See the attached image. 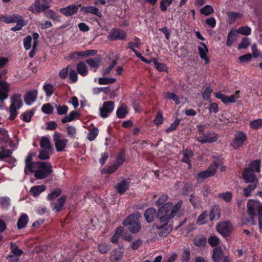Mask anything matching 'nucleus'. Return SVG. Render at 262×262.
I'll use <instances>...</instances> for the list:
<instances>
[{"instance_id": "b1692460", "label": "nucleus", "mask_w": 262, "mask_h": 262, "mask_svg": "<svg viewBox=\"0 0 262 262\" xmlns=\"http://www.w3.org/2000/svg\"><path fill=\"white\" fill-rule=\"evenodd\" d=\"M29 221L27 214H23L17 221V227L18 229H22L26 227Z\"/></svg>"}, {"instance_id": "864d4df0", "label": "nucleus", "mask_w": 262, "mask_h": 262, "mask_svg": "<svg viewBox=\"0 0 262 262\" xmlns=\"http://www.w3.org/2000/svg\"><path fill=\"white\" fill-rule=\"evenodd\" d=\"M228 15L229 17V21L230 23H233L236 21L237 18L241 17L242 14L239 13L231 11L228 13Z\"/></svg>"}, {"instance_id": "473e14b6", "label": "nucleus", "mask_w": 262, "mask_h": 262, "mask_svg": "<svg viewBox=\"0 0 262 262\" xmlns=\"http://www.w3.org/2000/svg\"><path fill=\"white\" fill-rule=\"evenodd\" d=\"M223 253L221 249L215 248L213 250L212 256L214 262H220L223 256Z\"/></svg>"}, {"instance_id": "338daca9", "label": "nucleus", "mask_w": 262, "mask_h": 262, "mask_svg": "<svg viewBox=\"0 0 262 262\" xmlns=\"http://www.w3.org/2000/svg\"><path fill=\"white\" fill-rule=\"evenodd\" d=\"M212 93V90L209 86L206 88L202 94L203 98L206 100L210 101V97Z\"/></svg>"}, {"instance_id": "f704fd0d", "label": "nucleus", "mask_w": 262, "mask_h": 262, "mask_svg": "<svg viewBox=\"0 0 262 262\" xmlns=\"http://www.w3.org/2000/svg\"><path fill=\"white\" fill-rule=\"evenodd\" d=\"M19 17H21V16L18 14L7 15L3 17V20L4 23L7 24L14 23L17 21Z\"/></svg>"}, {"instance_id": "ddd939ff", "label": "nucleus", "mask_w": 262, "mask_h": 262, "mask_svg": "<svg viewBox=\"0 0 262 262\" xmlns=\"http://www.w3.org/2000/svg\"><path fill=\"white\" fill-rule=\"evenodd\" d=\"M160 208L157 211L155 208H148L144 212V217L148 223H152L155 218L157 217L159 219Z\"/></svg>"}, {"instance_id": "7ed1b4c3", "label": "nucleus", "mask_w": 262, "mask_h": 262, "mask_svg": "<svg viewBox=\"0 0 262 262\" xmlns=\"http://www.w3.org/2000/svg\"><path fill=\"white\" fill-rule=\"evenodd\" d=\"M11 104L9 106L10 116L9 119L14 120L18 115L17 110L20 109L23 102L21 99V95L15 94L11 98Z\"/></svg>"}, {"instance_id": "393cba45", "label": "nucleus", "mask_w": 262, "mask_h": 262, "mask_svg": "<svg viewBox=\"0 0 262 262\" xmlns=\"http://www.w3.org/2000/svg\"><path fill=\"white\" fill-rule=\"evenodd\" d=\"M134 42L130 41L127 43V46L126 47V49L131 50L133 52V50H135L134 47L137 49H140L142 45L141 39L139 37L135 36L134 38Z\"/></svg>"}, {"instance_id": "13d9d810", "label": "nucleus", "mask_w": 262, "mask_h": 262, "mask_svg": "<svg viewBox=\"0 0 262 262\" xmlns=\"http://www.w3.org/2000/svg\"><path fill=\"white\" fill-rule=\"evenodd\" d=\"M41 111L47 115L52 114L53 112V107L50 103H46L42 106Z\"/></svg>"}, {"instance_id": "0eeeda50", "label": "nucleus", "mask_w": 262, "mask_h": 262, "mask_svg": "<svg viewBox=\"0 0 262 262\" xmlns=\"http://www.w3.org/2000/svg\"><path fill=\"white\" fill-rule=\"evenodd\" d=\"M126 38L127 33L124 30L116 28L112 29L107 36L108 40L110 41L123 40Z\"/></svg>"}, {"instance_id": "5701e85b", "label": "nucleus", "mask_w": 262, "mask_h": 262, "mask_svg": "<svg viewBox=\"0 0 262 262\" xmlns=\"http://www.w3.org/2000/svg\"><path fill=\"white\" fill-rule=\"evenodd\" d=\"M46 189V186L44 185H37L32 187L30 189L31 195L35 197L38 196L41 192Z\"/></svg>"}, {"instance_id": "c03bdc74", "label": "nucleus", "mask_w": 262, "mask_h": 262, "mask_svg": "<svg viewBox=\"0 0 262 262\" xmlns=\"http://www.w3.org/2000/svg\"><path fill=\"white\" fill-rule=\"evenodd\" d=\"M189 201L194 208H198L201 205V201L199 197L196 196L194 194H191L190 195Z\"/></svg>"}, {"instance_id": "2f4dec72", "label": "nucleus", "mask_w": 262, "mask_h": 262, "mask_svg": "<svg viewBox=\"0 0 262 262\" xmlns=\"http://www.w3.org/2000/svg\"><path fill=\"white\" fill-rule=\"evenodd\" d=\"M33 156L32 153H29L25 160V168H28L30 172H33L32 168L34 163L32 162Z\"/></svg>"}, {"instance_id": "bb28decb", "label": "nucleus", "mask_w": 262, "mask_h": 262, "mask_svg": "<svg viewBox=\"0 0 262 262\" xmlns=\"http://www.w3.org/2000/svg\"><path fill=\"white\" fill-rule=\"evenodd\" d=\"M42 89L45 91L47 97H51L55 91V88L53 85L47 82L43 84Z\"/></svg>"}, {"instance_id": "dca6fc26", "label": "nucleus", "mask_w": 262, "mask_h": 262, "mask_svg": "<svg viewBox=\"0 0 262 262\" xmlns=\"http://www.w3.org/2000/svg\"><path fill=\"white\" fill-rule=\"evenodd\" d=\"M81 5H70L65 8H60V12L66 16H71L76 14Z\"/></svg>"}, {"instance_id": "c9c22d12", "label": "nucleus", "mask_w": 262, "mask_h": 262, "mask_svg": "<svg viewBox=\"0 0 262 262\" xmlns=\"http://www.w3.org/2000/svg\"><path fill=\"white\" fill-rule=\"evenodd\" d=\"M34 112L33 111L28 110L20 116V119L25 122H30L32 117L34 115Z\"/></svg>"}, {"instance_id": "a19ab883", "label": "nucleus", "mask_w": 262, "mask_h": 262, "mask_svg": "<svg viewBox=\"0 0 262 262\" xmlns=\"http://www.w3.org/2000/svg\"><path fill=\"white\" fill-rule=\"evenodd\" d=\"M152 62L158 71L160 72H165L167 70V67L166 65L163 63L158 62L156 58H153Z\"/></svg>"}, {"instance_id": "a878e982", "label": "nucleus", "mask_w": 262, "mask_h": 262, "mask_svg": "<svg viewBox=\"0 0 262 262\" xmlns=\"http://www.w3.org/2000/svg\"><path fill=\"white\" fill-rule=\"evenodd\" d=\"M77 73L81 76L84 77L88 74V70L85 64L82 62H79L76 66Z\"/></svg>"}, {"instance_id": "e433bc0d", "label": "nucleus", "mask_w": 262, "mask_h": 262, "mask_svg": "<svg viewBox=\"0 0 262 262\" xmlns=\"http://www.w3.org/2000/svg\"><path fill=\"white\" fill-rule=\"evenodd\" d=\"M125 160V150L124 148H122L119 151L117 158H116V162L117 163L119 166L121 165Z\"/></svg>"}, {"instance_id": "e2e57ef3", "label": "nucleus", "mask_w": 262, "mask_h": 262, "mask_svg": "<svg viewBox=\"0 0 262 262\" xmlns=\"http://www.w3.org/2000/svg\"><path fill=\"white\" fill-rule=\"evenodd\" d=\"M98 129L95 127L90 130L87 136L88 139L91 141H93L98 136Z\"/></svg>"}, {"instance_id": "09e8293b", "label": "nucleus", "mask_w": 262, "mask_h": 262, "mask_svg": "<svg viewBox=\"0 0 262 262\" xmlns=\"http://www.w3.org/2000/svg\"><path fill=\"white\" fill-rule=\"evenodd\" d=\"M154 123L156 126H159L163 123V114L161 111H159L154 120Z\"/></svg>"}, {"instance_id": "1a4fd4ad", "label": "nucleus", "mask_w": 262, "mask_h": 262, "mask_svg": "<svg viewBox=\"0 0 262 262\" xmlns=\"http://www.w3.org/2000/svg\"><path fill=\"white\" fill-rule=\"evenodd\" d=\"M61 136L60 133H55L53 136L56 150L57 152L63 151L69 142L67 139H61Z\"/></svg>"}, {"instance_id": "f03ea898", "label": "nucleus", "mask_w": 262, "mask_h": 262, "mask_svg": "<svg viewBox=\"0 0 262 262\" xmlns=\"http://www.w3.org/2000/svg\"><path fill=\"white\" fill-rule=\"evenodd\" d=\"M163 209H161L160 210L159 215V221L160 223H163V225H159L154 224L153 225L154 227H156V233L158 234L160 237H166L169 233L172 230V227L171 225H168L169 219L167 218L166 216H164V215H161V210Z\"/></svg>"}, {"instance_id": "39448f33", "label": "nucleus", "mask_w": 262, "mask_h": 262, "mask_svg": "<svg viewBox=\"0 0 262 262\" xmlns=\"http://www.w3.org/2000/svg\"><path fill=\"white\" fill-rule=\"evenodd\" d=\"M181 204L182 203L178 202L173 206L172 203L171 202L166 203L164 205L160 208V210L163 209V210H161V215H164V216H166L167 218L169 219H172L179 211Z\"/></svg>"}, {"instance_id": "f3484780", "label": "nucleus", "mask_w": 262, "mask_h": 262, "mask_svg": "<svg viewBox=\"0 0 262 262\" xmlns=\"http://www.w3.org/2000/svg\"><path fill=\"white\" fill-rule=\"evenodd\" d=\"M37 96V90H31L26 92L24 95V101L26 104L30 105L34 102Z\"/></svg>"}, {"instance_id": "a211bd4d", "label": "nucleus", "mask_w": 262, "mask_h": 262, "mask_svg": "<svg viewBox=\"0 0 262 262\" xmlns=\"http://www.w3.org/2000/svg\"><path fill=\"white\" fill-rule=\"evenodd\" d=\"M130 182L127 181L125 179H122L115 186L117 192L120 194H123L127 190L129 187Z\"/></svg>"}, {"instance_id": "72a5a7b5", "label": "nucleus", "mask_w": 262, "mask_h": 262, "mask_svg": "<svg viewBox=\"0 0 262 262\" xmlns=\"http://www.w3.org/2000/svg\"><path fill=\"white\" fill-rule=\"evenodd\" d=\"M252 169V171L259 172L260 171V161L259 160H255L252 161L249 165V167Z\"/></svg>"}, {"instance_id": "f8f14e48", "label": "nucleus", "mask_w": 262, "mask_h": 262, "mask_svg": "<svg viewBox=\"0 0 262 262\" xmlns=\"http://www.w3.org/2000/svg\"><path fill=\"white\" fill-rule=\"evenodd\" d=\"M217 135L211 132H207L205 133L203 136H199L197 138V141L202 143H210L215 142L217 140Z\"/></svg>"}, {"instance_id": "79ce46f5", "label": "nucleus", "mask_w": 262, "mask_h": 262, "mask_svg": "<svg viewBox=\"0 0 262 262\" xmlns=\"http://www.w3.org/2000/svg\"><path fill=\"white\" fill-rule=\"evenodd\" d=\"M183 157L182 159V161L186 163L190 161V159L193 157V153L191 150L186 149L183 150Z\"/></svg>"}, {"instance_id": "7c9ffc66", "label": "nucleus", "mask_w": 262, "mask_h": 262, "mask_svg": "<svg viewBox=\"0 0 262 262\" xmlns=\"http://www.w3.org/2000/svg\"><path fill=\"white\" fill-rule=\"evenodd\" d=\"M40 146L47 150H52V146L49 139L47 137H43L40 140Z\"/></svg>"}, {"instance_id": "9b49d317", "label": "nucleus", "mask_w": 262, "mask_h": 262, "mask_svg": "<svg viewBox=\"0 0 262 262\" xmlns=\"http://www.w3.org/2000/svg\"><path fill=\"white\" fill-rule=\"evenodd\" d=\"M114 107V102L111 101L104 102L102 106L99 108L100 116L103 118H107L113 112Z\"/></svg>"}, {"instance_id": "58836bf2", "label": "nucleus", "mask_w": 262, "mask_h": 262, "mask_svg": "<svg viewBox=\"0 0 262 262\" xmlns=\"http://www.w3.org/2000/svg\"><path fill=\"white\" fill-rule=\"evenodd\" d=\"M62 190L60 188H56L48 195L47 199L49 201H53L56 198L60 196Z\"/></svg>"}, {"instance_id": "20e7f679", "label": "nucleus", "mask_w": 262, "mask_h": 262, "mask_svg": "<svg viewBox=\"0 0 262 262\" xmlns=\"http://www.w3.org/2000/svg\"><path fill=\"white\" fill-rule=\"evenodd\" d=\"M38 169L34 173V177L39 180L48 177L52 172V166L49 162H37Z\"/></svg>"}, {"instance_id": "6e6d98bb", "label": "nucleus", "mask_w": 262, "mask_h": 262, "mask_svg": "<svg viewBox=\"0 0 262 262\" xmlns=\"http://www.w3.org/2000/svg\"><path fill=\"white\" fill-rule=\"evenodd\" d=\"M236 35L235 32L232 31H230L228 33L227 39L226 41V45L228 47H231L234 41V37Z\"/></svg>"}, {"instance_id": "aec40b11", "label": "nucleus", "mask_w": 262, "mask_h": 262, "mask_svg": "<svg viewBox=\"0 0 262 262\" xmlns=\"http://www.w3.org/2000/svg\"><path fill=\"white\" fill-rule=\"evenodd\" d=\"M67 200V195H62L60 198L57 199L56 202L52 204L54 205L53 210L56 212H59L63 209V206Z\"/></svg>"}, {"instance_id": "2eb2a0df", "label": "nucleus", "mask_w": 262, "mask_h": 262, "mask_svg": "<svg viewBox=\"0 0 262 262\" xmlns=\"http://www.w3.org/2000/svg\"><path fill=\"white\" fill-rule=\"evenodd\" d=\"M242 176L245 183L258 182V180L254 173V172L252 171V169L250 168H246L243 170Z\"/></svg>"}, {"instance_id": "4c0bfd02", "label": "nucleus", "mask_w": 262, "mask_h": 262, "mask_svg": "<svg viewBox=\"0 0 262 262\" xmlns=\"http://www.w3.org/2000/svg\"><path fill=\"white\" fill-rule=\"evenodd\" d=\"M123 256V252L119 249H115L111 252V258L114 262L120 260Z\"/></svg>"}, {"instance_id": "37998d69", "label": "nucleus", "mask_w": 262, "mask_h": 262, "mask_svg": "<svg viewBox=\"0 0 262 262\" xmlns=\"http://www.w3.org/2000/svg\"><path fill=\"white\" fill-rule=\"evenodd\" d=\"M200 45L203 47H198L199 54L201 58L207 56V53L208 52V48L204 42H200Z\"/></svg>"}, {"instance_id": "bf43d9fd", "label": "nucleus", "mask_w": 262, "mask_h": 262, "mask_svg": "<svg viewBox=\"0 0 262 262\" xmlns=\"http://www.w3.org/2000/svg\"><path fill=\"white\" fill-rule=\"evenodd\" d=\"M250 44V39L247 37H245L242 39L241 42L238 45L237 49L241 50L246 49Z\"/></svg>"}, {"instance_id": "8fccbe9b", "label": "nucleus", "mask_w": 262, "mask_h": 262, "mask_svg": "<svg viewBox=\"0 0 262 262\" xmlns=\"http://www.w3.org/2000/svg\"><path fill=\"white\" fill-rule=\"evenodd\" d=\"M250 126L253 129H258L262 127V119H258L251 121Z\"/></svg>"}, {"instance_id": "6e6552de", "label": "nucleus", "mask_w": 262, "mask_h": 262, "mask_svg": "<svg viewBox=\"0 0 262 262\" xmlns=\"http://www.w3.org/2000/svg\"><path fill=\"white\" fill-rule=\"evenodd\" d=\"M3 76V73L0 72V100L4 101L8 98L10 89L9 83L6 80L7 76L4 79Z\"/></svg>"}, {"instance_id": "69168bd1", "label": "nucleus", "mask_w": 262, "mask_h": 262, "mask_svg": "<svg viewBox=\"0 0 262 262\" xmlns=\"http://www.w3.org/2000/svg\"><path fill=\"white\" fill-rule=\"evenodd\" d=\"M28 10L33 13H40L39 8V2L38 1H35L34 4L30 6Z\"/></svg>"}, {"instance_id": "4d7b16f0", "label": "nucleus", "mask_w": 262, "mask_h": 262, "mask_svg": "<svg viewBox=\"0 0 262 262\" xmlns=\"http://www.w3.org/2000/svg\"><path fill=\"white\" fill-rule=\"evenodd\" d=\"M45 16L47 18L54 20L59 21V16L57 15L54 11L50 9L45 12Z\"/></svg>"}, {"instance_id": "680f3d73", "label": "nucleus", "mask_w": 262, "mask_h": 262, "mask_svg": "<svg viewBox=\"0 0 262 262\" xmlns=\"http://www.w3.org/2000/svg\"><path fill=\"white\" fill-rule=\"evenodd\" d=\"M193 185L191 182H187L184 184L182 189V193L184 195H187L189 192L192 191Z\"/></svg>"}, {"instance_id": "cd10ccee", "label": "nucleus", "mask_w": 262, "mask_h": 262, "mask_svg": "<svg viewBox=\"0 0 262 262\" xmlns=\"http://www.w3.org/2000/svg\"><path fill=\"white\" fill-rule=\"evenodd\" d=\"M101 58L99 57H96L94 58H90L86 60V62L91 67L94 68V72H95L97 69L99 67Z\"/></svg>"}, {"instance_id": "052dcab7", "label": "nucleus", "mask_w": 262, "mask_h": 262, "mask_svg": "<svg viewBox=\"0 0 262 262\" xmlns=\"http://www.w3.org/2000/svg\"><path fill=\"white\" fill-rule=\"evenodd\" d=\"M71 68L70 65H68L66 68H62L59 72V76L61 79H65L67 78Z\"/></svg>"}, {"instance_id": "3c124183", "label": "nucleus", "mask_w": 262, "mask_h": 262, "mask_svg": "<svg viewBox=\"0 0 262 262\" xmlns=\"http://www.w3.org/2000/svg\"><path fill=\"white\" fill-rule=\"evenodd\" d=\"M200 12L203 15L208 16L214 12V10L211 6L206 5L201 9Z\"/></svg>"}, {"instance_id": "0e129e2a", "label": "nucleus", "mask_w": 262, "mask_h": 262, "mask_svg": "<svg viewBox=\"0 0 262 262\" xmlns=\"http://www.w3.org/2000/svg\"><path fill=\"white\" fill-rule=\"evenodd\" d=\"M173 0H162L160 3V7L162 11L167 10V7L172 3Z\"/></svg>"}, {"instance_id": "c756f323", "label": "nucleus", "mask_w": 262, "mask_h": 262, "mask_svg": "<svg viewBox=\"0 0 262 262\" xmlns=\"http://www.w3.org/2000/svg\"><path fill=\"white\" fill-rule=\"evenodd\" d=\"M10 250L11 252L16 257H19L21 255L23 254V251L19 249L16 244L13 242L10 243Z\"/></svg>"}, {"instance_id": "49530a36", "label": "nucleus", "mask_w": 262, "mask_h": 262, "mask_svg": "<svg viewBox=\"0 0 262 262\" xmlns=\"http://www.w3.org/2000/svg\"><path fill=\"white\" fill-rule=\"evenodd\" d=\"M236 32L242 35L248 36L251 34V29L248 26L240 27Z\"/></svg>"}, {"instance_id": "a18cd8bd", "label": "nucleus", "mask_w": 262, "mask_h": 262, "mask_svg": "<svg viewBox=\"0 0 262 262\" xmlns=\"http://www.w3.org/2000/svg\"><path fill=\"white\" fill-rule=\"evenodd\" d=\"M180 122H181V119L177 118L175 119V120L173 121V122H172L170 124V125L166 129L165 132L167 133H169L170 132H171L172 131L176 130L178 125L180 124Z\"/></svg>"}, {"instance_id": "603ef678", "label": "nucleus", "mask_w": 262, "mask_h": 262, "mask_svg": "<svg viewBox=\"0 0 262 262\" xmlns=\"http://www.w3.org/2000/svg\"><path fill=\"white\" fill-rule=\"evenodd\" d=\"M116 79L115 78H99L98 80L100 84H109L115 83L116 81Z\"/></svg>"}, {"instance_id": "6ab92c4d", "label": "nucleus", "mask_w": 262, "mask_h": 262, "mask_svg": "<svg viewBox=\"0 0 262 262\" xmlns=\"http://www.w3.org/2000/svg\"><path fill=\"white\" fill-rule=\"evenodd\" d=\"M80 11L84 13H91L94 14L100 18L103 16L102 13L99 11V10L94 6H82L81 8Z\"/></svg>"}, {"instance_id": "4be33fe9", "label": "nucleus", "mask_w": 262, "mask_h": 262, "mask_svg": "<svg viewBox=\"0 0 262 262\" xmlns=\"http://www.w3.org/2000/svg\"><path fill=\"white\" fill-rule=\"evenodd\" d=\"M128 113V108L125 103L122 104L116 111V116L120 119L125 118Z\"/></svg>"}, {"instance_id": "774afa93", "label": "nucleus", "mask_w": 262, "mask_h": 262, "mask_svg": "<svg viewBox=\"0 0 262 262\" xmlns=\"http://www.w3.org/2000/svg\"><path fill=\"white\" fill-rule=\"evenodd\" d=\"M47 149H42L41 150L38 154V158L39 159L41 160H46L49 159L50 158V155L49 152L47 150Z\"/></svg>"}, {"instance_id": "de8ad7c7", "label": "nucleus", "mask_w": 262, "mask_h": 262, "mask_svg": "<svg viewBox=\"0 0 262 262\" xmlns=\"http://www.w3.org/2000/svg\"><path fill=\"white\" fill-rule=\"evenodd\" d=\"M15 23H16V25L14 27L11 28V30L14 32L20 30L22 29V28L25 25V21L22 18L21 16V17H19V18L18 19V20Z\"/></svg>"}, {"instance_id": "4468645a", "label": "nucleus", "mask_w": 262, "mask_h": 262, "mask_svg": "<svg viewBox=\"0 0 262 262\" xmlns=\"http://www.w3.org/2000/svg\"><path fill=\"white\" fill-rule=\"evenodd\" d=\"M217 230L224 237L228 236L231 231V224L226 221L220 223L217 226Z\"/></svg>"}, {"instance_id": "423d86ee", "label": "nucleus", "mask_w": 262, "mask_h": 262, "mask_svg": "<svg viewBox=\"0 0 262 262\" xmlns=\"http://www.w3.org/2000/svg\"><path fill=\"white\" fill-rule=\"evenodd\" d=\"M218 164L216 161H214L210 164L208 168L204 171L200 172L196 176L198 183H201L204 179L214 176L217 171Z\"/></svg>"}, {"instance_id": "5fc2aeb1", "label": "nucleus", "mask_w": 262, "mask_h": 262, "mask_svg": "<svg viewBox=\"0 0 262 262\" xmlns=\"http://www.w3.org/2000/svg\"><path fill=\"white\" fill-rule=\"evenodd\" d=\"M110 245L106 243H101L98 245V249L101 254H105L110 249Z\"/></svg>"}, {"instance_id": "9d476101", "label": "nucleus", "mask_w": 262, "mask_h": 262, "mask_svg": "<svg viewBox=\"0 0 262 262\" xmlns=\"http://www.w3.org/2000/svg\"><path fill=\"white\" fill-rule=\"evenodd\" d=\"M247 135L242 131H238L235 134L234 139L231 145L234 149H238L242 147L244 142L247 140Z\"/></svg>"}, {"instance_id": "ea45409f", "label": "nucleus", "mask_w": 262, "mask_h": 262, "mask_svg": "<svg viewBox=\"0 0 262 262\" xmlns=\"http://www.w3.org/2000/svg\"><path fill=\"white\" fill-rule=\"evenodd\" d=\"M217 197L219 198L222 199L226 203H229L232 199V193L231 191L220 193L217 194Z\"/></svg>"}, {"instance_id": "f257e3e1", "label": "nucleus", "mask_w": 262, "mask_h": 262, "mask_svg": "<svg viewBox=\"0 0 262 262\" xmlns=\"http://www.w3.org/2000/svg\"><path fill=\"white\" fill-rule=\"evenodd\" d=\"M141 217V214L139 211L132 213L123 221L122 225L127 227L128 230L131 233L136 234L141 229L142 225L140 221Z\"/></svg>"}, {"instance_id": "c85d7f7f", "label": "nucleus", "mask_w": 262, "mask_h": 262, "mask_svg": "<svg viewBox=\"0 0 262 262\" xmlns=\"http://www.w3.org/2000/svg\"><path fill=\"white\" fill-rule=\"evenodd\" d=\"M12 154V150L5 148L4 146H0V161H4Z\"/></svg>"}, {"instance_id": "412c9836", "label": "nucleus", "mask_w": 262, "mask_h": 262, "mask_svg": "<svg viewBox=\"0 0 262 262\" xmlns=\"http://www.w3.org/2000/svg\"><path fill=\"white\" fill-rule=\"evenodd\" d=\"M210 221H217L221 216V209L218 206H213L209 214Z\"/></svg>"}]
</instances>
